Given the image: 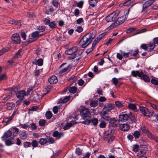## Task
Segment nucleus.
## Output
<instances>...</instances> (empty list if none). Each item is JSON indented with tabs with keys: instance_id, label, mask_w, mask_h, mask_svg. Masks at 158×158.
<instances>
[{
	"instance_id": "1",
	"label": "nucleus",
	"mask_w": 158,
	"mask_h": 158,
	"mask_svg": "<svg viewBox=\"0 0 158 158\" xmlns=\"http://www.w3.org/2000/svg\"><path fill=\"white\" fill-rule=\"evenodd\" d=\"M95 37L94 34L88 33L84 36L79 42V45L83 48L88 45Z\"/></svg>"
},
{
	"instance_id": "2",
	"label": "nucleus",
	"mask_w": 158,
	"mask_h": 158,
	"mask_svg": "<svg viewBox=\"0 0 158 158\" xmlns=\"http://www.w3.org/2000/svg\"><path fill=\"white\" fill-rule=\"evenodd\" d=\"M80 114L85 121H82V123L84 124L88 125L90 122L89 118H90V110L88 108L83 107L80 110Z\"/></svg>"
},
{
	"instance_id": "3",
	"label": "nucleus",
	"mask_w": 158,
	"mask_h": 158,
	"mask_svg": "<svg viewBox=\"0 0 158 158\" xmlns=\"http://www.w3.org/2000/svg\"><path fill=\"white\" fill-rule=\"evenodd\" d=\"M130 9V8H129L128 11H125L124 13V14H125V15L122 16L121 17L118 18L117 19H116L115 22L112 24L111 26L114 27L123 23L126 20L128 16Z\"/></svg>"
},
{
	"instance_id": "4",
	"label": "nucleus",
	"mask_w": 158,
	"mask_h": 158,
	"mask_svg": "<svg viewBox=\"0 0 158 158\" xmlns=\"http://www.w3.org/2000/svg\"><path fill=\"white\" fill-rule=\"evenodd\" d=\"M143 133H146L148 137L151 139H153L156 142L158 143V137L153 135L151 132L148 129V128L146 127H143L141 128Z\"/></svg>"
},
{
	"instance_id": "5",
	"label": "nucleus",
	"mask_w": 158,
	"mask_h": 158,
	"mask_svg": "<svg viewBox=\"0 0 158 158\" xmlns=\"http://www.w3.org/2000/svg\"><path fill=\"white\" fill-rule=\"evenodd\" d=\"M119 15V12L116 11L111 14L106 18V20L107 22H111L116 20Z\"/></svg>"
},
{
	"instance_id": "6",
	"label": "nucleus",
	"mask_w": 158,
	"mask_h": 158,
	"mask_svg": "<svg viewBox=\"0 0 158 158\" xmlns=\"http://www.w3.org/2000/svg\"><path fill=\"white\" fill-rule=\"evenodd\" d=\"M103 139L104 140L107 141L108 143H110L114 140V137L112 136L111 131H108L105 133Z\"/></svg>"
},
{
	"instance_id": "7",
	"label": "nucleus",
	"mask_w": 158,
	"mask_h": 158,
	"mask_svg": "<svg viewBox=\"0 0 158 158\" xmlns=\"http://www.w3.org/2000/svg\"><path fill=\"white\" fill-rule=\"evenodd\" d=\"M39 35V32L36 31L33 32L31 34L32 38H30L26 42H25V44H27L35 41L38 37Z\"/></svg>"
},
{
	"instance_id": "8",
	"label": "nucleus",
	"mask_w": 158,
	"mask_h": 158,
	"mask_svg": "<svg viewBox=\"0 0 158 158\" xmlns=\"http://www.w3.org/2000/svg\"><path fill=\"white\" fill-rule=\"evenodd\" d=\"M12 134L11 131L8 130L6 133L4 134L3 136L2 137V140H4V139H9V138L12 139H14V138L17 135L13 134L12 135Z\"/></svg>"
},
{
	"instance_id": "9",
	"label": "nucleus",
	"mask_w": 158,
	"mask_h": 158,
	"mask_svg": "<svg viewBox=\"0 0 158 158\" xmlns=\"http://www.w3.org/2000/svg\"><path fill=\"white\" fill-rule=\"evenodd\" d=\"M11 40L13 42L16 44H19L20 42V39L19 35L16 33L13 34L11 37Z\"/></svg>"
},
{
	"instance_id": "10",
	"label": "nucleus",
	"mask_w": 158,
	"mask_h": 158,
	"mask_svg": "<svg viewBox=\"0 0 158 158\" xmlns=\"http://www.w3.org/2000/svg\"><path fill=\"white\" fill-rule=\"evenodd\" d=\"M100 116L102 118L106 121H109L110 117L106 111L102 110L100 113Z\"/></svg>"
},
{
	"instance_id": "11",
	"label": "nucleus",
	"mask_w": 158,
	"mask_h": 158,
	"mask_svg": "<svg viewBox=\"0 0 158 158\" xmlns=\"http://www.w3.org/2000/svg\"><path fill=\"white\" fill-rule=\"evenodd\" d=\"M155 0H145V2L143 4L142 11L151 6Z\"/></svg>"
},
{
	"instance_id": "12",
	"label": "nucleus",
	"mask_w": 158,
	"mask_h": 158,
	"mask_svg": "<svg viewBox=\"0 0 158 158\" xmlns=\"http://www.w3.org/2000/svg\"><path fill=\"white\" fill-rule=\"evenodd\" d=\"M131 74L134 77H136L137 76L140 78L143 74V73L142 71H132L131 72Z\"/></svg>"
},
{
	"instance_id": "13",
	"label": "nucleus",
	"mask_w": 158,
	"mask_h": 158,
	"mask_svg": "<svg viewBox=\"0 0 158 158\" xmlns=\"http://www.w3.org/2000/svg\"><path fill=\"white\" fill-rule=\"evenodd\" d=\"M26 95L25 91L24 90L18 91L16 93L17 97L19 99H23L24 96Z\"/></svg>"
},
{
	"instance_id": "14",
	"label": "nucleus",
	"mask_w": 158,
	"mask_h": 158,
	"mask_svg": "<svg viewBox=\"0 0 158 158\" xmlns=\"http://www.w3.org/2000/svg\"><path fill=\"white\" fill-rule=\"evenodd\" d=\"M128 115L127 114H122L119 115V120L122 122H125L128 120Z\"/></svg>"
},
{
	"instance_id": "15",
	"label": "nucleus",
	"mask_w": 158,
	"mask_h": 158,
	"mask_svg": "<svg viewBox=\"0 0 158 158\" xmlns=\"http://www.w3.org/2000/svg\"><path fill=\"white\" fill-rule=\"evenodd\" d=\"M119 127L121 130L124 131H127L130 128L129 125L126 123L120 124Z\"/></svg>"
},
{
	"instance_id": "16",
	"label": "nucleus",
	"mask_w": 158,
	"mask_h": 158,
	"mask_svg": "<svg viewBox=\"0 0 158 158\" xmlns=\"http://www.w3.org/2000/svg\"><path fill=\"white\" fill-rule=\"evenodd\" d=\"M77 49V47L74 46L66 51L65 53L67 55H71L75 52Z\"/></svg>"
},
{
	"instance_id": "17",
	"label": "nucleus",
	"mask_w": 158,
	"mask_h": 158,
	"mask_svg": "<svg viewBox=\"0 0 158 158\" xmlns=\"http://www.w3.org/2000/svg\"><path fill=\"white\" fill-rule=\"evenodd\" d=\"M49 83L51 84L56 83L58 81V79L55 76H52L50 77L48 80Z\"/></svg>"
},
{
	"instance_id": "18",
	"label": "nucleus",
	"mask_w": 158,
	"mask_h": 158,
	"mask_svg": "<svg viewBox=\"0 0 158 158\" xmlns=\"http://www.w3.org/2000/svg\"><path fill=\"white\" fill-rule=\"evenodd\" d=\"M139 109L142 114L145 116H147L149 113V110L144 107L140 106Z\"/></svg>"
},
{
	"instance_id": "19",
	"label": "nucleus",
	"mask_w": 158,
	"mask_h": 158,
	"mask_svg": "<svg viewBox=\"0 0 158 158\" xmlns=\"http://www.w3.org/2000/svg\"><path fill=\"white\" fill-rule=\"evenodd\" d=\"M53 136L56 137V139H58L63 136V133L62 132L59 133L58 131H55L53 132Z\"/></svg>"
},
{
	"instance_id": "20",
	"label": "nucleus",
	"mask_w": 158,
	"mask_h": 158,
	"mask_svg": "<svg viewBox=\"0 0 158 158\" xmlns=\"http://www.w3.org/2000/svg\"><path fill=\"white\" fill-rule=\"evenodd\" d=\"M135 0H127L125 1L123 3H121L119 5L120 6H128L132 3Z\"/></svg>"
},
{
	"instance_id": "21",
	"label": "nucleus",
	"mask_w": 158,
	"mask_h": 158,
	"mask_svg": "<svg viewBox=\"0 0 158 158\" xmlns=\"http://www.w3.org/2000/svg\"><path fill=\"white\" fill-rule=\"evenodd\" d=\"M72 65L71 64H69L67 67L64 68L60 71L59 72V74H61L65 72H69L70 71V69L72 68Z\"/></svg>"
},
{
	"instance_id": "22",
	"label": "nucleus",
	"mask_w": 158,
	"mask_h": 158,
	"mask_svg": "<svg viewBox=\"0 0 158 158\" xmlns=\"http://www.w3.org/2000/svg\"><path fill=\"white\" fill-rule=\"evenodd\" d=\"M110 125L113 127H116L117 126V120L114 118L111 119L109 120Z\"/></svg>"
},
{
	"instance_id": "23",
	"label": "nucleus",
	"mask_w": 158,
	"mask_h": 158,
	"mask_svg": "<svg viewBox=\"0 0 158 158\" xmlns=\"http://www.w3.org/2000/svg\"><path fill=\"white\" fill-rule=\"evenodd\" d=\"M106 106V111H107L108 112H109L111 110L114 109V107H115V105L113 104L109 103L107 104Z\"/></svg>"
},
{
	"instance_id": "24",
	"label": "nucleus",
	"mask_w": 158,
	"mask_h": 158,
	"mask_svg": "<svg viewBox=\"0 0 158 158\" xmlns=\"http://www.w3.org/2000/svg\"><path fill=\"white\" fill-rule=\"evenodd\" d=\"M155 46V45L153 43L148 44H147V50L148 51H151L154 49Z\"/></svg>"
},
{
	"instance_id": "25",
	"label": "nucleus",
	"mask_w": 158,
	"mask_h": 158,
	"mask_svg": "<svg viewBox=\"0 0 158 158\" xmlns=\"http://www.w3.org/2000/svg\"><path fill=\"white\" fill-rule=\"evenodd\" d=\"M146 153V151L144 150L140 151L137 155V156L139 158H142L144 156Z\"/></svg>"
},
{
	"instance_id": "26",
	"label": "nucleus",
	"mask_w": 158,
	"mask_h": 158,
	"mask_svg": "<svg viewBox=\"0 0 158 158\" xmlns=\"http://www.w3.org/2000/svg\"><path fill=\"white\" fill-rule=\"evenodd\" d=\"M6 105L7 109L9 110H12L15 107V104L12 102H7Z\"/></svg>"
},
{
	"instance_id": "27",
	"label": "nucleus",
	"mask_w": 158,
	"mask_h": 158,
	"mask_svg": "<svg viewBox=\"0 0 158 158\" xmlns=\"http://www.w3.org/2000/svg\"><path fill=\"white\" fill-rule=\"evenodd\" d=\"M68 90L70 93L74 94L76 92L77 90V88L75 86H70L68 88Z\"/></svg>"
},
{
	"instance_id": "28",
	"label": "nucleus",
	"mask_w": 158,
	"mask_h": 158,
	"mask_svg": "<svg viewBox=\"0 0 158 158\" xmlns=\"http://www.w3.org/2000/svg\"><path fill=\"white\" fill-rule=\"evenodd\" d=\"M54 10L53 7L50 6L49 7V8L47 10L45 11V13L47 15H51L52 12Z\"/></svg>"
},
{
	"instance_id": "29",
	"label": "nucleus",
	"mask_w": 158,
	"mask_h": 158,
	"mask_svg": "<svg viewBox=\"0 0 158 158\" xmlns=\"http://www.w3.org/2000/svg\"><path fill=\"white\" fill-rule=\"evenodd\" d=\"M38 106H33L29 109L28 113H32V112L31 111H36L37 110H38Z\"/></svg>"
},
{
	"instance_id": "30",
	"label": "nucleus",
	"mask_w": 158,
	"mask_h": 158,
	"mask_svg": "<svg viewBox=\"0 0 158 158\" xmlns=\"http://www.w3.org/2000/svg\"><path fill=\"white\" fill-rule=\"evenodd\" d=\"M98 101L97 100H93L90 103V105L91 107H94L98 105Z\"/></svg>"
},
{
	"instance_id": "31",
	"label": "nucleus",
	"mask_w": 158,
	"mask_h": 158,
	"mask_svg": "<svg viewBox=\"0 0 158 158\" xmlns=\"http://www.w3.org/2000/svg\"><path fill=\"white\" fill-rule=\"evenodd\" d=\"M141 79L145 81L146 82H148L150 81V79L149 77L143 73L142 77H141Z\"/></svg>"
},
{
	"instance_id": "32",
	"label": "nucleus",
	"mask_w": 158,
	"mask_h": 158,
	"mask_svg": "<svg viewBox=\"0 0 158 158\" xmlns=\"http://www.w3.org/2000/svg\"><path fill=\"white\" fill-rule=\"evenodd\" d=\"M132 134L135 139L139 138L140 135V132L138 131H135Z\"/></svg>"
},
{
	"instance_id": "33",
	"label": "nucleus",
	"mask_w": 158,
	"mask_h": 158,
	"mask_svg": "<svg viewBox=\"0 0 158 158\" xmlns=\"http://www.w3.org/2000/svg\"><path fill=\"white\" fill-rule=\"evenodd\" d=\"M70 99V97L69 96L66 97L63 99L61 98L60 100V102L63 103H65L67 102Z\"/></svg>"
},
{
	"instance_id": "34",
	"label": "nucleus",
	"mask_w": 158,
	"mask_h": 158,
	"mask_svg": "<svg viewBox=\"0 0 158 158\" xmlns=\"http://www.w3.org/2000/svg\"><path fill=\"white\" fill-rule=\"evenodd\" d=\"M139 52V51L138 49L135 50H132L130 52V55L134 57L136 56Z\"/></svg>"
},
{
	"instance_id": "35",
	"label": "nucleus",
	"mask_w": 158,
	"mask_h": 158,
	"mask_svg": "<svg viewBox=\"0 0 158 158\" xmlns=\"http://www.w3.org/2000/svg\"><path fill=\"white\" fill-rule=\"evenodd\" d=\"M27 135L24 131H23L20 135V137L22 139H25L27 138Z\"/></svg>"
},
{
	"instance_id": "36",
	"label": "nucleus",
	"mask_w": 158,
	"mask_h": 158,
	"mask_svg": "<svg viewBox=\"0 0 158 158\" xmlns=\"http://www.w3.org/2000/svg\"><path fill=\"white\" fill-rule=\"evenodd\" d=\"M115 105L117 107H121L124 106L122 102L119 101H116L115 102Z\"/></svg>"
},
{
	"instance_id": "37",
	"label": "nucleus",
	"mask_w": 158,
	"mask_h": 158,
	"mask_svg": "<svg viewBox=\"0 0 158 158\" xmlns=\"http://www.w3.org/2000/svg\"><path fill=\"white\" fill-rule=\"evenodd\" d=\"M73 122H70L69 123H67L66 124L65 126L64 127V129L65 130H67L69 129L70 127H71L73 124Z\"/></svg>"
},
{
	"instance_id": "38",
	"label": "nucleus",
	"mask_w": 158,
	"mask_h": 158,
	"mask_svg": "<svg viewBox=\"0 0 158 158\" xmlns=\"http://www.w3.org/2000/svg\"><path fill=\"white\" fill-rule=\"evenodd\" d=\"M10 50V48L9 47H7L3 48L0 51V56L4 53Z\"/></svg>"
},
{
	"instance_id": "39",
	"label": "nucleus",
	"mask_w": 158,
	"mask_h": 158,
	"mask_svg": "<svg viewBox=\"0 0 158 158\" xmlns=\"http://www.w3.org/2000/svg\"><path fill=\"white\" fill-rule=\"evenodd\" d=\"M45 115L47 119H50L52 116V114L51 111H48L46 112Z\"/></svg>"
},
{
	"instance_id": "40",
	"label": "nucleus",
	"mask_w": 158,
	"mask_h": 158,
	"mask_svg": "<svg viewBox=\"0 0 158 158\" xmlns=\"http://www.w3.org/2000/svg\"><path fill=\"white\" fill-rule=\"evenodd\" d=\"M3 141H5L6 144L7 146H10L12 144L11 142L9 139H4Z\"/></svg>"
},
{
	"instance_id": "41",
	"label": "nucleus",
	"mask_w": 158,
	"mask_h": 158,
	"mask_svg": "<svg viewBox=\"0 0 158 158\" xmlns=\"http://www.w3.org/2000/svg\"><path fill=\"white\" fill-rule=\"evenodd\" d=\"M48 25L50 28H54L56 27V24L55 23V22L52 21L50 22Z\"/></svg>"
},
{
	"instance_id": "42",
	"label": "nucleus",
	"mask_w": 158,
	"mask_h": 158,
	"mask_svg": "<svg viewBox=\"0 0 158 158\" xmlns=\"http://www.w3.org/2000/svg\"><path fill=\"white\" fill-rule=\"evenodd\" d=\"M11 121L9 119V118H3V122L6 123V125H7L10 123V122Z\"/></svg>"
},
{
	"instance_id": "43",
	"label": "nucleus",
	"mask_w": 158,
	"mask_h": 158,
	"mask_svg": "<svg viewBox=\"0 0 158 158\" xmlns=\"http://www.w3.org/2000/svg\"><path fill=\"white\" fill-rule=\"evenodd\" d=\"M97 3V0H92L90 1L89 2L90 6L92 7H94L95 6L96 4Z\"/></svg>"
},
{
	"instance_id": "44",
	"label": "nucleus",
	"mask_w": 158,
	"mask_h": 158,
	"mask_svg": "<svg viewBox=\"0 0 158 158\" xmlns=\"http://www.w3.org/2000/svg\"><path fill=\"white\" fill-rule=\"evenodd\" d=\"M31 144L33 148H35L38 146V144L36 140H34L32 141V142L31 143Z\"/></svg>"
},
{
	"instance_id": "45",
	"label": "nucleus",
	"mask_w": 158,
	"mask_h": 158,
	"mask_svg": "<svg viewBox=\"0 0 158 158\" xmlns=\"http://www.w3.org/2000/svg\"><path fill=\"white\" fill-rule=\"evenodd\" d=\"M52 2L53 5L56 7L58 6L59 4L58 0H53Z\"/></svg>"
},
{
	"instance_id": "46",
	"label": "nucleus",
	"mask_w": 158,
	"mask_h": 158,
	"mask_svg": "<svg viewBox=\"0 0 158 158\" xmlns=\"http://www.w3.org/2000/svg\"><path fill=\"white\" fill-rule=\"evenodd\" d=\"M47 140L45 139L41 138L40 139V144L43 145L46 143Z\"/></svg>"
},
{
	"instance_id": "47",
	"label": "nucleus",
	"mask_w": 158,
	"mask_h": 158,
	"mask_svg": "<svg viewBox=\"0 0 158 158\" xmlns=\"http://www.w3.org/2000/svg\"><path fill=\"white\" fill-rule=\"evenodd\" d=\"M83 30V28L81 26H78L77 27L76 31L79 33H80Z\"/></svg>"
},
{
	"instance_id": "48",
	"label": "nucleus",
	"mask_w": 158,
	"mask_h": 158,
	"mask_svg": "<svg viewBox=\"0 0 158 158\" xmlns=\"http://www.w3.org/2000/svg\"><path fill=\"white\" fill-rule=\"evenodd\" d=\"M82 150L79 148H77L76 149V153L78 155H80L82 154Z\"/></svg>"
},
{
	"instance_id": "49",
	"label": "nucleus",
	"mask_w": 158,
	"mask_h": 158,
	"mask_svg": "<svg viewBox=\"0 0 158 158\" xmlns=\"http://www.w3.org/2000/svg\"><path fill=\"white\" fill-rule=\"evenodd\" d=\"M105 34H106L104 33H102L99 35L96 39L98 40V41H99L105 35Z\"/></svg>"
},
{
	"instance_id": "50",
	"label": "nucleus",
	"mask_w": 158,
	"mask_h": 158,
	"mask_svg": "<svg viewBox=\"0 0 158 158\" xmlns=\"http://www.w3.org/2000/svg\"><path fill=\"white\" fill-rule=\"evenodd\" d=\"M129 108L132 110H135L136 109V106L135 105L132 103H130L128 105Z\"/></svg>"
},
{
	"instance_id": "51",
	"label": "nucleus",
	"mask_w": 158,
	"mask_h": 158,
	"mask_svg": "<svg viewBox=\"0 0 158 158\" xmlns=\"http://www.w3.org/2000/svg\"><path fill=\"white\" fill-rule=\"evenodd\" d=\"M30 126L29 127H30L31 129L32 130H35L36 128V124L34 123H31L30 125Z\"/></svg>"
},
{
	"instance_id": "52",
	"label": "nucleus",
	"mask_w": 158,
	"mask_h": 158,
	"mask_svg": "<svg viewBox=\"0 0 158 158\" xmlns=\"http://www.w3.org/2000/svg\"><path fill=\"white\" fill-rule=\"evenodd\" d=\"M112 81L113 84L115 85H117L118 82V79L115 77L113 78L112 79Z\"/></svg>"
},
{
	"instance_id": "53",
	"label": "nucleus",
	"mask_w": 158,
	"mask_h": 158,
	"mask_svg": "<svg viewBox=\"0 0 158 158\" xmlns=\"http://www.w3.org/2000/svg\"><path fill=\"white\" fill-rule=\"evenodd\" d=\"M11 97V96L10 95H8L6 97L2 99V102L3 103L6 102L7 100L10 98Z\"/></svg>"
},
{
	"instance_id": "54",
	"label": "nucleus",
	"mask_w": 158,
	"mask_h": 158,
	"mask_svg": "<svg viewBox=\"0 0 158 158\" xmlns=\"http://www.w3.org/2000/svg\"><path fill=\"white\" fill-rule=\"evenodd\" d=\"M33 88L32 87H29L27 90V94H26V95L28 96L29 94L33 90Z\"/></svg>"
},
{
	"instance_id": "55",
	"label": "nucleus",
	"mask_w": 158,
	"mask_h": 158,
	"mask_svg": "<svg viewBox=\"0 0 158 158\" xmlns=\"http://www.w3.org/2000/svg\"><path fill=\"white\" fill-rule=\"evenodd\" d=\"M146 31V29L145 28L141 29L138 31L137 33H135L133 35H135L138 34H140L145 32Z\"/></svg>"
},
{
	"instance_id": "56",
	"label": "nucleus",
	"mask_w": 158,
	"mask_h": 158,
	"mask_svg": "<svg viewBox=\"0 0 158 158\" xmlns=\"http://www.w3.org/2000/svg\"><path fill=\"white\" fill-rule=\"evenodd\" d=\"M80 14V11L78 9H76L74 11V15L76 16H78Z\"/></svg>"
},
{
	"instance_id": "57",
	"label": "nucleus",
	"mask_w": 158,
	"mask_h": 158,
	"mask_svg": "<svg viewBox=\"0 0 158 158\" xmlns=\"http://www.w3.org/2000/svg\"><path fill=\"white\" fill-rule=\"evenodd\" d=\"M31 145V143L30 142H26L23 143L24 147L25 148L29 147Z\"/></svg>"
},
{
	"instance_id": "58",
	"label": "nucleus",
	"mask_w": 158,
	"mask_h": 158,
	"mask_svg": "<svg viewBox=\"0 0 158 158\" xmlns=\"http://www.w3.org/2000/svg\"><path fill=\"white\" fill-rule=\"evenodd\" d=\"M139 146L137 145H133V151L135 152H137L138 150Z\"/></svg>"
},
{
	"instance_id": "59",
	"label": "nucleus",
	"mask_w": 158,
	"mask_h": 158,
	"mask_svg": "<svg viewBox=\"0 0 158 158\" xmlns=\"http://www.w3.org/2000/svg\"><path fill=\"white\" fill-rule=\"evenodd\" d=\"M129 119H131V120L133 121L135 119V116L132 113H130V114H129Z\"/></svg>"
},
{
	"instance_id": "60",
	"label": "nucleus",
	"mask_w": 158,
	"mask_h": 158,
	"mask_svg": "<svg viewBox=\"0 0 158 158\" xmlns=\"http://www.w3.org/2000/svg\"><path fill=\"white\" fill-rule=\"evenodd\" d=\"M23 106H27L30 103V101H29L27 100H24L23 101Z\"/></svg>"
},
{
	"instance_id": "61",
	"label": "nucleus",
	"mask_w": 158,
	"mask_h": 158,
	"mask_svg": "<svg viewBox=\"0 0 158 158\" xmlns=\"http://www.w3.org/2000/svg\"><path fill=\"white\" fill-rule=\"evenodd\" d=\"M20 125L21 126V127L23 129H27L29 127V125H28L27 123L21 124Z\"/></svg>"
},
{
	"instance_id": "62",
	"label": "nucleus",
	"mask_w": 158,
	"mask_h": 158,
	"mask_svg": "<svg viewBox=\"0 0 158 158\" xmlns=\"http://www.w3.org/2000/svg\"><path fill=\"white\" fill-rule=\"evenodd\" d=\"M92 122L94 125L96 126L98 123V121L97 118H94L92 120Z\"/></svg>"
},
{
	"instance_id": "63",
	"label": "nucleus",
	"mask_w": 158,
	"mask_h": 158,
	"mask_svg": "<svg viewBox=\"0 0 158 158\" xmlns=\"http://www.w3.org/2000/svg\"><path fill=\"white\" fill-rule=\"evenodd\" d=\"M135 29V27H131L130 28H129L127 30L126 32L127 33H131L134 31Z\"/></svg>"
},
{
	"instance_id": "64",
	"label": "nucleus",
	"mask_w": 158,
	"mask_h": 158,
	"mask_svg": "<svg viewBox=\"0 0 158 158\" xmlns=\"http://www.w3.org/2000/svg\"><path fill=\"white\" fill-rule=\"evenodd\" d=\"M84 22L83 19L82 18H80L76 21V23L77 24H80Z\"/></svg>"
}]
</instances>
